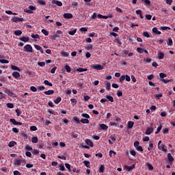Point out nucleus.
Listing matches in <instances>:
<instances>
[{
  "mask_svg": "<svg viewBox=\"0 0 175 175\" xmlns=\"http://www.w3.org/2000/svg\"><path fill=\"white\" fill-rule=\"evenodd\" d=\"M24 50L25 51H26L27 53H32V46H31V44H26L24 46Z\"/></svg>",
  "mask_w": 175,
  "mask_h": 175,
  "instance_id": "nucleus-1",
  "label": "nucleus"
},
{
  "mask_svg": "<svg viewBox=\"0 0 175 175\" xmlns=\"http://www.w3.org/2000/svg\"><path fill=\"white\" fill-rule=\"evenodd\" d=\"M12 21L14 23H21L23 21H24V18H19L18 16H13L12 17Z\"/></svg>",
  "mask_w": 175,
  "mask_h": 175,
  "instance_id": "nucleus-2",
  "label": "nucleus"
},
{
  "mask_svg": "<svg viewBox=\"0 0 175 175\" xmlns=\"http://www.w3.org/2000/svg\"><path fill=\"white\" fill-rule=\"evenodd\" d=\"M92 69H96V70H102V69H103V66L100 64H93L92 65Z\"/></svg>",
  "mask_w": 175,
  "mask_h": 175,
  "instance_id": "nucleus-3",
  "label": "nucleus"
},
{
  "mask_svg": "<svg viewBox=\"0 0 175 175\" xmlns=\"http://www.w3.org/2000/svg\"><path fill=\"white\" fill-rule=\"evenodd\" d=\"M136 167V165L135 164H133L132 165L129 166V165H125L124 167L125 169L128 171V172H131V170H133V169H135V167Z\"/></svg>",
  "mask_w": 175,
  "mask_h": 175,
  "instance_id": "nucleus-4",
  "label": "nucleus"
},
{
  "mask_svg": "<svg viewBox=\"0 0 175 175\" xmlns=\"http://www.w3.org/2000/svg\"><path fill=\"white\" fill-rule=\"evenodd\" d=\"M159 150H161V151H163V152H167V150L165 148V144H162L161 145L158 146Z\"/></svg>",
  "mask_w": 175,
  "mask_h": 175,
  "instance_id": "nucleus-5",
  "label": "nucleus"
},
{
  "mask_svg": "<svg viewBox=\"0 0 175 175\" xmlns=\"http://www.w3.org/2000/svg\"><path fill=\"white\" fill-rule=\"evenodd\" d=\"M167 159H168L169 162H170V165H172V163H173V162L174 161V158H173V156H172V154H170V153L167 154Z\"/></svg>",
  "mask_w": 175,
  "mask_h": 175,
  "instance_id": "nucleus-6",
  "label": "nucleus"
},
{
  "mask_svg": "<svg viewBox=\"0 0 175 175\" xmlns=\"http://www.w3.org/2000/svg\"><path fill=\"white\" fill-rule=\"evenodd\" d=\"M10 121L13 124V125H23L22 122H16V119H10Z\"/></svg>",
  "mask_w": 175,
  "mask_h": 175,
  "instance_id": "nucleus-7",
  "label": "nucleus"
},
{
  "mask_svg": "<svg viewBox=\"0 0 175 175\" xmlns=\"http://www.w3.org/2000/svg\"><path fill=\"white\" fill-rule=\"evenodd\" d=\"M152 132H154V128L148 127L146 131V135H151Z\"/></svg>",
  "mask_w": 175,
  "mask_h": 175,
  "instance_id": "nucleus-8",
  "label": "nucleus"
},
{
  "mask_svg": "<svg viewBox=\"0 0 175 175\" xmlns=\"http://www.w3.org/2000/svg\"><path fill=\"white\" fill-rule=\"evenodd\" d=\"M4 92L9 95L10 96H12L13 95V92L10 91V90L4 88Z\"/></svg>",
  "mask_w": 175,
  "mask_h": 175,
  "instance_id": "nucleus-9",
  "label": "nucleus"
},
{
  "mask_svg": "<svg viewBox=\"0 0 175 175\" xmlns=\"http://www.w3.org/2000/svg\"><path fill=\"white\" fill-rule=\"evenodd\" d=\"M85 142L88 146H90V147H94V143H92L91 139H86Z\"/></svg>",
  "mask_w": 175,
  "mask_h": 175,
  "instance_id": "nucleus-10",
  "label": "nucleus"
},
{
  "mask_svg": "<svg viewBox=\"0 0 175 175\" xmlns=\"http://www.w3.org/2000/svg\"><path fill=\"white\" fill-rule=\"evenodd\" d=\"M52 3L57 5V6H62V2L58 0H52Z\"/></svg>",
  "mask_w": 175,
  "mask_h": 175,
  "instance_id": "nucleus-11",
  "label": "nucleus"
},
{
  "mask_svg": "<svg viewBox=\"0 0 175 175\" xmlns=\"http://www.w3.org/2000/svg\"><path fill=\"white\" fill-rule=\"evenodd\" d=\"M157 57L159 59H163V57H165V53H162V51H159Z\"/></svg>",
  "mask_w": 175,
  "mask_h": 175,
  "instance_id": "nucleus-12",
  "label": "nucleus"
},
{
  "mask_svg": "<svg viewBox=\"0 0 175 175\" xmlns=\"http://www.w3.org/2000/svg\"><path fill=\"white\" fill-rule=\"evenodd\" d=\"M100 129H102V131H107V129H109V126H107V125L105 124H101L99 125Z\"/></svg>",
  "mask_w": 175,
  "mask_h": 175,
  "instance_id": "nucleus-13",
  "label": "nucleus"
},
{
  "mask_svg": "<svg viewBox=\"0 0 175 175\" xmlns=\"http://www.w3.org/2000/svg\"><path fill=\"white\" fill-rule=\"evenodd\" d=\"M34 47L36 49H37L38 51H40L41 54H43V49H42V46L38 45V44H35Z\"/></svg>",
  "mask_w": 175,
  "mask_h": 175,
  "instance_id": "nucleus-14",
  "label": "nucleus"
},
{
  "mask_svg": "<svg viewBox=\"0 0 175 175\" xmlns=\"http://www.w3.org/2000/svg\"><path fill=\"white\" fill-rule=\"evenodd\" d=\"M133 125H135V123L132 121H129L127 124V128L129 129H132V128H133Z\"/></svg>",
  "mask_w": 175,
  "mask_h": 175,
  "instance_id": "nucleus-15",
  "label": "nucleus"
},
{
  "mask_svg": "<svg viewBox=\"0 0 175 175\" xmlns=\"http://www.w3.org/2000/svg\"><path fill=\"white\" fill-rule=\"evenodd\" d=\"M161 81L164 83V84H167V83H172L173 81V79H161Z\"/></svg>",
  "mask_w": 175,
  "mask_h": 175,
  "instance_id": "nucleus-16",
  "label": "nucleus"
},
{
  "mask_svg": "<svg viewBox=\"0 0 175 175\" xmlns=\"http://www.w3.org/2000/svg\"><path fill=\"white\" fill-rule=\"evenodd\" d=\"M64 18H72L73 17V15L72 14L65 13L64 14Z\"/></svg>",
  "mask_w": 175,
  "mask_h": 175,
  "instance_id": "nucleus-17",
  "label": "nucleus"
},
{
  "mask_svg": "<svg viewBox=\"0 0 175 175\" xmlns=\"http://www.w3.org/2000/svg\"><path fill=\"white\" fill-rule=\"evenodd\" d=\"M20 40L25 42H29V37H21Z\"/></svg>",
  "mask_w": 175,
  "mask_h": 175,
  "instance_id": "nucleus-18",
  "label": "nucleus"
},
{
  "mask_svg": "<svg viewBox=\"0 0 175 175\" xmlns=\"http://www.w3.org/2000/svg\"><path fill=\"white\" fill-rule=\"evenodd\" d=\"M12 76L13 77H14L15 79H18V77H20V72H14L12 73Z\"/></svg>",
  "mask_w": 175,
  "mask_h": 175,
  "instance_id": "nucleus-19",
  "label": "nucleus"
},
{
  "mask_svg": "<svg viewBox=\"0 0 175 175\" xmlns=\"http://www.w3.org/2000/svg\"><path fill=\"white\" fill-rule=\"evenodd\" d=\"M152 32H154V33H156V35H161V31H158V28L157 27H154L152 29Z\"/></svg>",
  "mask_w": 175,
  "mask_h": 175,
  "instance_id": "nucleus-20",
  "label": "nucleus"
},
{
  "mask_svg": "<svg viewBox=\"0 0 175 175\" xmlns=\"http://www.w3.org/2000/svg\"><path fill=\"white\" fill-rule=\"evenodd\" d=\"M14 35L16 36H21V34L23 33V31H21V30H16L14 31Z\"/></svg>",
  "mask_w": 175,
  "mask_h": 175,
  "instance_id": "nucleus-21",
  "label": "nucleus"
},
{
  "mask_svg": "<svg viewBox=\"0 0 175 175\" xmlns=\"http://www.w3.org/2000/svg\"><path fill=\"white\" fill-rule=\"evenodd\" d=\"M11 69H12V70H18V72H21V70L20 69V68L14 65H11Z\"/></svg>",
  "mask_w": 175,
  "mask_h": 175,
  "instance_id": "nucleus-22",
  "label": "nucleus"
},
{
  "mask_svg": "<svg viewBox=\"0 0 175 175\" xmlns=\"http://www.w3.org/2000/svg\"><path fill=\"white\" fill-rule=\"evenodd\" d=\"M44 94L45 95H53V94H54V90H51L45 91Z\"/></svg>",
  "mask_w": 175,
  "mask_h": 175,
  "instance_id": "nucleus-23",
  "label": "nucleus"
},
{
  "mask_svg": "<svg viewBox=\"0 0 175 175\" xmlns=\"http://www.w3.org/2000/svg\"><path fill=\"white\" fill-rule=\"evenodd\" d=\"M146 166L148 170H154V167L152 166V165L150 164V163H146Z\"/></svg>",
  "mask_w": 175,
  "mask_h": 175,
  "instance_id": "nucleus-24",
  "label": "nucleus"
},
{
  "mask_svg": "<svg viewBox=\"0 0 175 175\" xmlns=\"http://www.w3.org/2000/svg\"><path fill=\"white\" fill-rule=\"evenodd\" d=\"M14 165H16V166H20V165H21V161L18 159L15 160Z\"/></svg>",
  "mask_w": 175,
  "mask_h": 175,
  "instance_id": "nucleus-25",
  "label": "nucleus"
},
{
  "mask_svg": "<svg viewBox=\"0 0 175 175\" xmlns=\"http://www.w3.org/2000/svg\"><path fill=\"white\" fill-rule=\"evenodd\" d=\"M87 70H88V69L87 68H79L78 69H77V72H87Z\"/></svg>",
  "mask_w": 175,
  "mask_h": 175,
  "instance_id": "nucleus-26",
  "label": "nucleus"
},
{
  "mask_svg": "<svg viewBox=\"0 0 175 175\" xmlns=\"http://www.w3.org/2000/svg\"><path fill=\"white\" fill-rule=\"evenodd\" d=\"M81 122L82 124H90V120L88 119H81Z\"/></svg>",
  "mask_w": 175,
  "mask_h": 175,
  "instance_id": "nucleus-27",
  "label": "nucleus"
},
{
  "mask_svg": "<svg viewBox=\"0 0 175 175\" xmlns=\"http://www.w3.org/2000/svg\"><path fill=\"white\" fill-rule=\"evenodd\" d=\"M107 99L109 100V102H114V98L111 96L107 95L106 96Z\"/></svg>",
  "mask_w": 175,
  "mask_h": 175,
  "instance_id": "nucleus-28",
  "label": "nucleus"
},
{
  "mask_svg": "<svg viewBox=\"0 0 175 175\" xmlns=\"http://www.w3.org/2000/svg\"><path fill=\"white\" fill-rule=\"evenodd\" d=\"M76 32H77V29H75L74 30H72V31H68V33H69L71 36H73V35H75V33H76Z\"/></svg>",
  "mask_w": 175,
  "mask_h": 175,
  "instance_id": "nucleus-29",
  "label": "nucleus"
},
{
  "mask_svg": "<svg viewBox=\"0 0 175 175\" xmlns=\"http://www.w3.org/2000/svg\"><path fill=\"white\" fill-rule=\"evenodd\" d=\"M61 100H62V98H61V97H57V99L54 100V103H55V105H58V103H59Z\"/></svg>",
  "mask_w": 175,
  "mask_h": 175,
  "instance_id": "nucleus-30",
  "label": "nucleus"
},
{
  "mask_svg": "<svg viewBox=\"0 0 175 175\" xmlns=\"http://www.w3.org/2000/svg\"><path fill=\"white\" fill-rule=\"evenodd\" d=\"M106 90L107 91H109L110 90V88H111V84L110 83V82H107L106 84Z\"/></svg>",
  "mask_w": 175,
  "mask_h": 175,
  "instance_id": "nucleus-31",
  "label": "nucleus"
},
{
  "mask_svg": "<svg viewBox=\"0 0 175 175\" xmlns=\"http://www.w3.org/2000/svg\"><path fill=\"white\" fill-rule=\"evenodd\" d=\"M70 136L74 139H77L79 135H77L76 133H71Z\"/></svg>",
  "mask_w": 175,
  "mask_h": 175,
  "instance_id": "nucleus-32",
  "label": "nucleus"
},
{
  "mask_svg": "<svg viewBox=\"0 0 175 175\" xmlns=\"http://www.w3.org/2000/svg\"><path fill=\"white\" fill-rule=\"evenodd\" d=\"M103 172H105V165H101L100 168H99V172L100 173H103Z\"/></svg>",
  "mask_w": 175,
  "mask_h": 175,
  "instance_id": "nucleus-33",
  "label": "nucleus"
},
{
  "mask_svg": "<svg viewBox=\"0 0 175 175\" xmlns=\"http://www.w3.org/2000/svg\"><path fill=\"white\" fill-rule=\"evenodd\" d=\"M64 69H66V72H68V73H70V72H71L70 66L66 65L64 66Z\"/></svg>",
  "mask_w": 175,
  "mask_h": 175,
  "instance_id": "nucleus-34",
  "label": "nucleus"
},
{
  "mask_svg": "<svg viewBox=\"0 0 175 175\" xmlns=\"http://www.w3.org/2000/svg\"><path fill=\"white\" fill-rule=\"evenodd\" d=\"M45 85H49V87H53V83H50L48 80L44 81Z\"/></svg>",
  "mask_w": 175,
  "mask_h": 175,
  "instance_id": "nucleus-35",
  "label": "nucleus"
},
{
  "mask_svg": "<svg viewBox=\"0 0 175 175\" xmlns=\"http://www.w3.org/2000/svg\"><path fill=\"white\" fill-rule=\"evenodd\" d=\"M167 45L168 46H172L173 45V40H172L171 38H168Z\"/></svg>",
  "mask_w": 175,
  "mask_h": 175,
  "instance_id": "nucleus-36",
  "label": "nucleus"
},
{
  "mask_svg": "<svg viewBox=\"0 0 175 175\" xmlns=\"http://www.w3.org/2000/svg\"><path fill=\"white\" fill-rule=\"evenodd\" d=\"M154 148V144L150 142L149 147L148 148V151H151Z\"/></svg>",
  "mask_w": 175,
  "mask_h": 175,
  "instance_id": "nucleus-37",
  "label": "nucleus"
},
{
  "mask_svg": "<svg viewBox=\"0 0 175 175\" xmlns=\"http://www.w3.org/2000/svg\"><path fill=\"white\" fill-rule=\"evenodd\" d=\"M15 144H17V143H16V142L12 141V142H10L9 143L8 146H9L10 147H14V145H15Z\"/></svg>",
  "mask_w": 175,
  "mask_h": 175,
  "instance_id": "nucleus-38",
  "label": "nucleus"
},
{
  "mask_svg": "<svg viewBox=\"0 0 175 175\" xmlns=\"http://www.w3.org/2000/svg\"><path fill=\"white\" fill-rule=\"evenodd\" d=\"M142 2H144V3H146V5H151V1H150V0H141Z\"/></svg>",
  "mask_w": 175,
  "mask_h": 175,
  "instance_id": "nucleus-39",
  "label": "nucleus"
},
{
  "mask_svg": "<svg viewBox=\"0 0 175 175\" xmlns=\"http://www.w3.org/2000/svg\"><path fill=\"white\" fill-rule=\"evenodd\" d=\"M65 166H66V169H68V172L72 171V170H70V164L66 163H65Z\"/></svg>",
  "mask_w": 175,
  "mask_h": 175,
  "instance_id": "nucleus-40",
  "label": "nucleus"
},
{
  "mask_svg": "<svg viewBox=\"0 0 175 175\" xmlns=\"http://www.w3.org/2000/svg\"><path fill=\"white\" fill-rule=\"evenodd\" d=\"M160 29L161 31H166V29H170V27H166V26H163L160 27Z\"/></svg>",
  "mask_w": 175,
  "mask_h": 175,
  "instance_id": "nucleus-41",
  "label": "nucleus"
},
{
  "mask_svg": "<svg viewBox=\"0 0 175 175\" xmlns=\"http://www.w3.org/2000/svg\"><path fill=\"white\" fill-rule=\"evenodd\" d=\"M42 32L44 33V35H45V36H49V31H47V30L42 29Z\"/></svg>",
  "mask_w": 175,
  "mask_h": 175,
  "instance_id": "nucleus-42",
  "label": "nucleus"
},
{
  "mask_svg": "<svg viewBox=\"0 0 175 175\" xmlns=\"http://www.w3.org/2000/svg\"><path fill=\"white\" fill-rule=\"evenodd\" d=\"M31 38H33V39H39L40 36H39V34H32Z\"/></svg>",
  "mask_w": 175,
  "mask_h": 175,
  "instance_id": "nucleus-43",
  "label": "nucleus"
},
{
  "mask_svg": "<svg viewBox=\"0 0 175 175\" xmlns=\"http://www.w3.org/2000/svg\"><path fill=\"white\" fill-rule=\"evenodd\" d=\"M81 116L83 117V118H86L87 120L90 118V115H88V113H82Z\"/></svg>",
  "mask_w": 175,
  "mask_h": 175,
  "instance_id": "nucleus-44",
  "label": "nucleus"
},
{
  "mask_svg": "<svg viewBox=\"0 0 175 175\" xmlns=\"http://www.w3.org/2000/svg\"><path fill=\"white\" fill-rule=\"evenodd\" d=\"M38 3H40V5H42V6H44L46 5V1L43 0H38Z\"/></svg>",
  "mask_w": 175,
  "mask_h": 175,
  "instance_id": "nucleus-45",
  "label": "nucleus"
},
{
  "mask_svg": "<svg viewBox=\"0 0 175 175\" xmlns=\"http://www.w3.org/2000/svg\"><path fill=\"white\" fill-rule=\"evenodd\" d=\"M1 64H9V61L5 59H0Z\"/></svg>",
  "mask_w": 175,
  "mask_h": 175,
  "instance_id": "nucleus-46",
  "label": "nucleus"
},
{
  "mask_svg": "<svg viewBox=\"0 0 175 175\" xmlns=\"http://www.w3.org/2000/svg\"><path fill=\"white\" fill-rule=\"evenodd\" d=\"M30 90H31V91H32L33 92H36V91H38V89H37L35 86H31V87H30Z\"/></svg>",
  "mask_w": 175,
  "mask_h": 175,
  "instance_id": "nucleus-47",
  "label": "nucleus"
},
{
  "mask_svg": "<svg viewBox=\"0 0 175 175\" xmlns=\"http://www.w3.org/2000/svg\"><path fill=\"white\" fill-rule=\"evenodd\" d=\"M7 107H8V109H13V107H14V105H13V103H8Z\"/></svg>",
  "mask_w": 175,
  "mask_h": 175,
  "instance_id": "nucleus-48",
  "label": "nucleus"
},
{
  "mask_svg": "<svg viewBox=\"0 0 175 175\" xmlns=\"http://www.w3.org/2000/svg\"><path fill=\"white\" fill-rule=\"evenodd\" d=\"M137 51H138L139 53V54H143V53H144V49H143L142 48H137Z\"/></svg>",
  "mask_w": 175,
  "mask_h": 175,
  "instance_id": "nucleus-49",
  "label": "nucleus"
},
{
  "mask_svg": "<svg viewBox=\"0 0 175 175\" xmlns=\"http://www.w3.org/2000/svg\"><path fill=\"white\" fill-rule=\"evenodd\" d=\"M113 17L112 14H109L108 16H103V18H105V20H107V18H111Z\"/></svg>",
  "mask_w": 175,
  "mask_h": 175,
  "instance_id": "nucleus-50",
  "label": "nucleus"
},
{
  "mask_svg": "<svg viewBox=\"0 0 175 175\" xmlns=\"http://www.w3.org/2000/svg\"><path fill=\"white\" fill-rule=\"evenodd\" d=\"M83 163H84L85 166H86V167H90V161H83Z\"/></svg>",
  "mask_w": 175,
  "mask_h": 175,
  "instance_id": "nucleus-51",
  "label": "nucleus"
},
{
  "mask_svg": "<svg viewBox=\"0 0 175 175\" xmlns=\"http://www.w3.org/2000/svg\"><path fill=\"white\" fill-rule=\"evenodd\" d=\"M31 152L32 154H34V155L39 154V151L38 150V149H33Z\"/></svg>",
  "mask_w": 175,
  "mask_h": 175,
  "instance_id": "nucleus-52",
  "label": "nucleus"
},
{
  "mask_svg": "<svg viewBox=\"0 0 175 175\" xmlns=\"http://www.w3.org/2000/svg\"><path fill=\"white\" fill-rule=\"evenodd\" d=\"M38 65L39 66H41V67L43 68V66H45L46 63H44V62H39L38 63Z\"/></svg>",
  "mask_w": 175,
  "mask_h": 175,
  "instance_id": "nucleus-53",
  "label": "nucleus"
},
{
  "mask_svg": "<svg viewBox=\"0 0 175 175\" xmlns=\"http://www.w3.org/2000/svg\"><path fill=\"white\" fill-rule=\"evenodd\" d=\"M79 31H81V32H87V31H88V29L87 27H81Z\"/></svg>",
  "mask_w": 175,
  "mask_h": 175,
  "instance_id": "nucleus-54",
  "label": "nucleus"
},
{
  "mask_svg": "<svg viewBox=\"0 0 175 175\" xmlns=\"http://www.w3.org/2000/svg\"><path fill=\"white\" fill-rule=\"evenodd\" d=\"M113 155H117V152H114L113 150H110L109 151V157H113Z\"/></svg>",
  "mask_w": 175,
  "mask_h": 175,
  "instance_id": "nucleus-55",
  "label": "nucleus"
},
{
  "mask_svg": "<svg viewBox=\"0 0 175 175\" xmlns=\"http://www.w3.org/2000/svg\"><path fill=\"white\" fill-rule=\"evenodd\" d=\"M32 143H38V137H33L31 139Z\"/></svg>",
  "mask_w": 175,
  "mask_h": 175,
  "instance_id": "nucleus-56",
  "label": "nucleus"
},
{
  "mask_svg": "<svg viewBox=\"0 0 175 175\" xmlns=\"http://www.w3.org/2000/svg\"><path fill=\"white\" fill-rule=\"evenodd\" d=\"M139 146H140V142H139V141L134 142V147H135V148H137V147H139Z\"/></svg>",
  "mask_w": 175,
  "mask_h": 175,
  "instance_id": "nucleus-57",
  "label": "nucleus"
},
{
  "mask_svg": "<svg viewBox=\"0 0 175 175\" xmlns=\"http://www.w3.org/2000/svg\"><path fill=\"white\" fill-rule=\"evenodd\" d=\"M85 49H87V50H92V44L85 46Z\"/></svg>",
  "mask_w": 175,
  "mask_h": 175,
  "instance_id": "nucleus-58",
  "label": "nucleus"
},
{
  "mask_svg": "<svg viewBox=\"0 0 175 175\" xmlns=\"http://www.w3.org/2000/svg\"><path fill=\"white\" fill-rule=\"evenodd\" d=\"M159 76H160L161 79H165V77H167L166 74L163 73V72H161V73L159 74Z\"/></svg>",
  "mask_w": 175,
  "mask_h": 175,
  "instance_id": "nucleus-59",
  "label": "nucleus"
},
{
  "mask_svg": "<svg viewBox=\"0 0 175 175\" xmlns=\"http://www.w3.org/2000/svg\"><path fill=\"white\" fill-rule=\"evenodd\" d=\"M25 148H26V150H27V151H31V150H32V147L30 146L29 145H26Z\"/></svg>",
  "mask_w": 175,
  "mask_h": 175,
  "instance_id": "nucleus-60",
  "label": "nucleus"
},
{
  "mask_svg": "<svg viewBox=\"0 0 175 175\" xmlns=\"http://www.w3.org/2000/svg\"><path fill=\"white\" fill-rule=\"evenodd\" d=\"M143 36H145V38H150V34L147 31H144Z\"/></svg>",
  "mask_w": 175,
  "mask_h": 175,
  "instance_id": "nucleus-61",
  "label": "nucleus"
},
{
  "mask_svg": "<svg viewBox=\"0 0 175 175\" xmlns=\"http://www.w3.org/2000/svg\"><path fill=\"white\" fill-rule=\"evenodd\" d=\"M124 80H125V75H122L120 78V83H123Z\"/></svg>",
  "mask_w": 175,
  "mask_h": 175,
  "instance_id": "nucleus-62",
  "label": "nucleus"
},
{
  "mask_svg": "<svg viewBox=\"0 0 175 175\" xmlns=\"http://www.w3.org/2000/svg\"><path fill=\"white\" fill-rule=\"evenodd\" d=\"M117 96H122V91H121V90H118L117 91Z\"/></svg>",
  "mask_w": 175,
  "mask_h": 175,
  "instance_id": "nucleus-63",
  "label": "nucleus"
},
{
  "mask_svg": "<svg viewBox=\"0 0 175 175\" xmlns=\"http://www.w3.org/2000/svg\"><path fill=\"white\" fill-rule=\"evenodd\" d=\"M167 132H169V129H167V127L163 129V133L166 134L167 133Z\"/></svg>",
  "mask_w": 175,
  "mask_h": 175,
  "instance_id": "nucleus-64",
  "label": "nucleus"
}]
</instances>
